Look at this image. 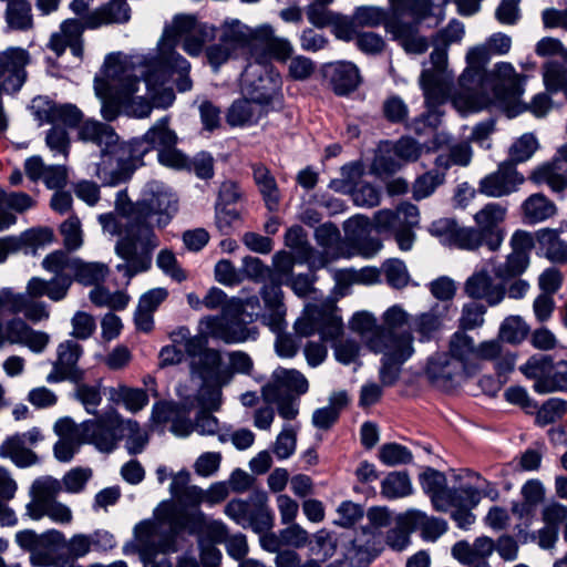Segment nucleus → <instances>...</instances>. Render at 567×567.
<instances>
[{
	"instance_id": "nucleus-29",
	"label": "nucleus",
	"mask_w": 567,
	"mask_h": 567,
	"mask_svg": "<svg viewBox=\"0 0 567 567\" xmlns=\"http://www.w3.org/2000/svg\"><path fill=\"white\" fill-rule=\"evenodd\" d=\"M323 75L329 81L333 92L338 95H348L355 91L361 83L358 66L352 62L337 61L323 66Z\"/></svg>"
},
{
	"instance_id": "nucleus-2",
	"label": "nucleus",
	"mask_w": 567,
	"mask_h": 567,
	"mask_svg": "<svg viewBox=\"0 0 567 567\" xmlns=\"http://www.w3.org/2000/svg\"><path fill=\"white\" fill-rule=\"evenodd\" d=\"M477 74L463 80L461 73L457 87L452 94L453 106L461 114L478 112L489 105L503 109L508 117H514L527 110L520 102L525 92V76L517 73L509 62H497L491 70L480 68Z\"/></svg>"
},
{
	"instance_id": "nucleus-32",
	"label": "nucleus",
	"mask_w": 567,
	"mask_h": 567,
	"mask_svg": "<svg viewBox=\"0 0 567 567\" xmlns=\"http://www.w3.org/2000/svg\"><path fill=\"white\" fill-rule=\"evenodd\" d=\"M178 136L174 130L169 127V118L164 116L156 121L141 137L134 141L132 146L136 153L142 154L151 151L161 150L169 146H176Z\"/></svg>"
},
{
	"instance_id": "nucleus-42",
	"label": "nucleus",
	"mask_w": 567,
	"mask_h": 567,
	"mask_svg": "<svg viewBox=\"0 0 567 567\" xmlns=\"http://www.w3.org/2000/svg\"><path fill=\"white\" fill-rule=\"evenodd\" d=\"M423 491L430 495L434 507L437 511H446L452 493L446 488V477L443 473L427 468L420 476Z\"/></svg>"
},
{
	"instance_id": "nucleus-20",
	"label": "nucleus",
	"mask_w": 567,
	"mask_h": 567,
	"mask_svg": "<svg viewBox=\"0 0 567 567\" xmlns=\"http://www.w3.org/2000/svg\"><path fill=\"white\" fill-rule=\"evenodd\" d=\"M30 111L40 125L62 124L73 127L82 120V112L75 105H58L44 96L34 97L31 102Z\"/></svg>"
},
{
	"instance_id": "nucleus-53",
	"label": "nucleus",
	"mask_w": 567,
	"mask_h": 567,
	"mask_svg": "<svg viewBox=\"0 0 567 567\" xmlns=\"http://www.w3.org/2000/svg\"><path fill=\"white\" fill-rule=\"evenodd\" d=\"M107 274V268L101 262H85L79 258L72 270L73 281H78L85 286L96 285L102 281Z\"/></svg>"
},
{
	"instance_id": "nucleus-35",
	"label": "nucleus",
	"mask_w": 567,
	"mask_h": 567,
	"mask_svg": "<svg viewBox=\"0 0 567 567\" xmlns=\"http://www.w3.org/2000/svg\"><path fill=\"white\" fill-rule=\"evenodd\" d=\"M131 18V9L124 0H111L83 16L86 29H97L112 23H125Z\"/></svg>"
},
{
	"instance_id": "nucleus-48",
	"label": "nucleus",
	"mask_w": 567,
	"mask_h": 567,
	"mask_svg": "<svg viewBox=\"0 0 567 567\" xmlns=\"http://www.w3.org/2000/svg\"><path fill=\"white\" fill-rule=\"evenodd\" d=\"M0 457L9 458L18 467H29L38 462L35 453L27 447L20 435L16 434L1 443Z\"/></svg>"
},
{
	"instance_id": "nucleus-52",
	"label": "nucleus",
	"mask_w": 567,
	"mask_h": 567,
	"mask_svg": "<svg viewBox=\"0 0 567 567\" xmlns=\"http://www.w3.org/2000/svg\"><path fill=\"white\" fill-rule=\"evenodd\" d=\"M537 239L549 260L567 261V243L561 240L555 230L542 229L537 233Z\"/></svg>"
},
{
	"instance_id": "nucleus-47",
	"label": "nucleus",
	"mask_w": 567,
	"mask_h": 567,
	"mask_svg": "<svg viewBox=\"0 0 567 567\" xmlns=\"http://www.w3.org/2000/svg\"><path fill=\"white\" fill-rule=\"evenodd\" d=\"M524 220L527 224H538L555 216L557 208L554 202L542 193L528 196L522 204Z\"/></svg>"
},
{
	"instance_id": "nucleus-34",
	"label": "nucleus",
	"mask_w": 567,
	"mask_h": 567,
	"mask_svg": "<svg viewBox=\"0 0 567 567\" xmlns=\"http://www.w3.org/2000/svg\"><path fill=\"white\" fill-rule=\"evenodd\" d=\"M385 31L390 33L408 53L422 54L429 48L426 38L419 33L417 25L413 23L392 19L385 23Z\"/></svg>"
},
{
	"instance_id": "nucleus-57",
	"label": "nucleus",
	"mask_w": 567,
	"mask_h": 567,
	"mask_svg": "<svg viewBox=\"0 0 567 567\" xmlns=\"http://www.w3.org/2000/svg\"><path fill=\"white\" fill-rule=\"evenodd\" d=\"M529 333V326L519 316H509L499 327L498 337L508 343H519Z\"/></svg>"
},
{
	"instance_id": "nucleus-23",
	"label": "nucleus",
	"mask_w": 567,
	"mask_h": 567,
	"mask_svg": "<svg viewBox=\"0 0 567 567\" xmlns=\"http://www.w3.org/2000/svg\"><path fill=\"white\" fill-rule=\"evenodd\" d=\"M507 208L499 203H487L474 215V221L477 228L484 233L485 244L491 250H497L503 240L505 233L499 227L505 220Z\"/></svg>"
},
{
	"instance_id": "nucleus-15",
	"label": "nucleus",
	"mask_w": 567,
	"mask_h": 567,
	"mask_svg": "<svg viewBox=\"0 0 567 567\" xmlns=\"http://www.w3.org/2000/svg\"><path fill=\"white\" fill-rule=\"evenodd\" d=\"M80 427L85 443L94 445L102 453H111L122 440L123 417L110 410L95 420L80 423Z\"/></svg>"
},
{
	"instance_id": "nucleus-25",
	"label": "nucleus",
	"mask_w": 567,
	"mask_h": 567,
	"mask_svg": "<svg viewBox=\"0 0 567 567\" xmlns=\"http://www.w3.org/2000/svg\"><path fill=\"white\" fill-rule=\"evenodd\" d=\"M419 208L411 203H402L395 209H381L374 214V229L382 233H396L408 227H417Z\"/></svg>"
},
{
	"instance_id": "nucleus-40",
	"label": "nucleus",
	"mask_w": 567,
	"mask_h": 567,
	"mask_svg": "<svg viewBox=\"0 0 567 567\" xmlns=\"http://www.w3.org/2000/svg\"><path fill=\"white\" fill-rule=\"evenodd\" d=\"M286 246L295 250L300 262L308 264L311 268L324 267L328 260L317 256L307 240V234L300 226L290 227L285 235Z\"/></svg>"
},
{
	"instance_id": "nucleus-41",
	"label": "nucleus",
	"mask_w": 567,
	"mask_h": 567,
	"mask_svg": "<svg viewBox=\"0 0 567 567\" xmlns=\"http://www.w3.org/2000/svg\"><path fill=\"white\" fill-rule=\"evenodd\" d=\"M529 181L536 185L546 184L554 193H561L567 188V174L557 159H550L537 165L529 175Z\"/></svg>"
},
{
	"instance_id": "nucleus-27",
	"label": "nucleus",
	"mask_w": 567,
	"mask_h": 567,
	"mask_svg": "<svg viewBox=\"0 0 567 567\" xmlns=\"http://www.w3.org/2000/svg\"><path fill=\"white\" fill-rule=\"evenodd\" d=\"M221 354L216 349H207L200 357L190 360V372L203 381H213L219 385H226L231 381V372L223 365Z\"/></svg>"
},
{
	"instance_id": "nucleus-24",
	"label": "nucleus",
	"mask_w": 567,
	"mask_h": 567,
	"mask_svg": "<svg viewBox=\"0 0 567 567\" xmlns=\"http://www.w3.org/2000/svg\"><path fill=\"white\" fill-rule=\"evenodd\" d=\"M82 355V347L73 341L65 340L56 348V360L53 362L52 371L47 375L49 383H58L64 380L78 381L82 372L78 361Z\"/></svg>"
},
{
	"instance_id": "nucleus-12",
	"label": "nucleus",
	"mask_w": 567,
	"mask_h": 567,
	"mask_svg": "<svg viewBox=\"0 0 567 567\" xmlns=\"http://www.w3.org/2000/svg\"><path fill=\"white\" fill-rule=\"evenodd\" d=\"M224 513L239 526L251 528L255 533L270 530L274 526V514L267 505L265 492H255L247 501L231 499Z\"/></svg>"
},
{
	"instance_id": "nucleus-16",
	"label": "nucleus",
	"mask_w": 567,
	"mask_h": 567,
	"mask_svg": "<svg viewBox=\"0 0 567 567\" xmlns=\"http://www.w3.org/2000/svg\"><path fill=\"white\" fill-rule=\"evenodd\" d=\"M198 330L206 337L219 340L226 344L244 343L255 340L258 331L249 328L238 317H233L229 311L218 316H206L198 322Z\"/></svg>"
},
{
	"instance_id": "nucleus-49",
	"label": "nucleus",
	"mask_w": 567,
	"mask_h": 567,
	"mask_svg": "<svg viewBox=\"0 0 567 567\" xmlns=\"http://www.w3.org/2000/svg\"><path fill=\"white\" fill-rule=\"evenodd\" d=\"M554 367L555 363L549 355L536 354L520 365L519 370L526 378L535 380L534 390L537 393L547 394L548 392L542 391L538 384L553 379Z\"/></svg>"
},
{
	"instance_id": "nucleus-22",
	"label": "nucleus",
	"mask_w": 567,
	"mask_h": 567,
	"mask_svg": "<svg viewBox=\"0 0 567 567\" xmlns=\"http://www.w3.org/2000/svg\"><path fill=\"white\" fill-rule=\"evenodd\" d=\"M450 1L441 0L440 3H434L433 0H388V3L392 19L410 18V23L419 25L430 17H435L436 23L441 22L445 18L444 7Z\"/></svg>"
},
{
	"instance_id": "nucleus-56",
	"label": "nucleus",
	"mask_w": 567,
	"mask_h": 567,
	"mask_svg": "<svg viewBox=\"0 0 567 567\" xmlns=\"http://www.w3.org/2000/svg\"><path fill=\"white\" fill-rule=\"evenodd\" d=\"M539 143L536 136L532 133H525L518 137L508 150V159L514 166L519 163H524L532 158L535 152L538 150Z\"/></svg>"
},
{
	"instance_id": "nucleus-59",
	"label": "nucleus",
	"mask_w": 567,
	"mask_h": 567,
	"mask_svg": "<svg viewBox=\"0 0 567 567\" xmlns=\"http://www.w3.org/2000/svg\"><path fill=\"white\" fill-rule=\"evenodd\" d=\"M127 435L126 449L130 454L141 453L148 442L146 432L142 431L138 423L131 419H123L122 437Z\"/></svg>"
},
{
	"instance_id": "nucleus-37",
	"label": "nucleus",
	"mask_w": 567,
	"mask_h": 567,
	"mask_svg": "<svg viewBox=\"0 0 567 567\" xmlns=\"http://www.w3.org/2000/svg\"><path fill=\"white\" fill-rule=\"evenodd\" d=\"M403 524L412 530H420L426 542H436L447 532V523L443 518L429 516L419 509H409L402 514Z\"/></svg>"
},
{
	"instance_id": "nucleus-5",
	"label": "nucleus",
	"mask_w": 567,
	"mask_h": 567,
	"mask_svg": "<svg viewBox=\"0 0 567 567\" xmlns=\"http://www.w3.org/2000/svg\"><path fill=\"white\" fill-rule=\"evenodd\" d=\"M187 525L184 509L172 499L162 501L152 518L137 523L133 528L134 547L144 567H172L166 555L177 551V535Z\"/></svg>"
},
{
	"instance_id": "nucleus-10",
	"label": "nucleus",
	"mask_w": 567,
	"mask_h": 567,
	"mask_svg": "<svg viewBox=\"0 0 567 567\" xmlns=\"http://www.w3.org/2000/svg\"><path fill=\"white\" fill-rule=\"evenodd\" d=\"M250 27L238 19H226L219 27V42L206 49V58L215 72L247 49L249 54Z\"/></svg>"
},
{
	"instance_id": "nucleus-3",
	"label": "nucleus",
	"mask_w": 567,
	"mask_h": 567,
	"mask_svg": "<svg viewBox=\"0 0 567 567\" xmlns=\"http://www.w3.org/2000/svg\"><path fill=\"white\" fill-rule=\"evenodd\" d=\"M115 208L117 215H100L99 221L105 234L120 237L114 250L124 262L116 269L132 278L151 267L152 251L158 246V239L150 224L134 220L136 204H132L124 192L117 193Z\"/></svg>"
},
{
	"instance_id": "nucleus-58",
	"label": "nucleus",
	"mask_w": 567,
	"mask_h": 567,
	"mask_svg": "<svg viewBox=\"0 0 567 567\" xmlns=\"http://www.w3.org/2000/svg\"><path fill=\"white\" fill-rule=\"evenodd\" d=\"M485 243L484 233L474 227L456 226L451 247L464 250H475Z\"/></svg>"
},
{
	"instance_id": "nucleus-17",
	"label": "nucleus",
	"mask_w": 567,
	"mask_h": 567,
	"mask_svg": "<svg viewBox=\"0 0 567 567\" xmlns=\"http://www.w3.org/2000/svg\"><path fill=\"white\" fill-rule=\"evenodd\" d=\"M536 53L548 58L543 65V81L550 93L560 91L567 82V48L555 38H543L536 44Z\"/></svg>"
},
{
	"instance_id": "nucleus-39",
	"label": "nucleus",
	"mask_w": 567,
	"mask_h": 567,
	"mask_svg": "<svg viewBox=\"0 0 567 567\" xmlns=\"http://www.w3.org/2000/svg\"><path fill=\"white\" fill-rule=\"evenodd\" d=\"M466 295L474 299H484L489 306L501 303L505 297V290L501 285H494L486 271L473 274L465 282Z\"/></svg>"
},
{
	"instance_id": "nucleus-46",
	"label": "nucleus",
	"mask_w": 567,
	"mask_h": 567,
	"mask_svg": "<svg viewBox=\"0 0 567 567\" xmlns=\"http://www.w3.org/2000/svg\"><path fill=\"white\" fill-rule=\"evenodd\" d=\"M413 316L403 308L402 305L395 303L390 306L381 316L382 326L381 329L372 337L382 336L383 339L388 340V337L391 336H403L410 333L409 330L399 332L405 326L411 324Z\"/></svg>"
},
{
	"instance_id": "nucleus-38",
	"label": "nucleus",
	"mask_w": 567,
	"mask_h": 567,
	"mask_svg": "<svg viewBox=\"0 0 567 567\" xmlns=\"http://www.w3.org/2000/svg\"><path fill=\"white\" fill-rule=\"evenodd\" d=\"M475 346L473 338L462 331L454 332L450 338L447 353L460 364L458 367L465 375H470L478 369Z\"/></svg>"
},
{
	"instance_id": "nucleus-33",
	"label": "nucleus",
	"mask_w": 567,
	"mask_h": 567,
	"mask_svg": "<svg viewBox=\"0 0 567 567\" xmlns=\"http://www.w3.org/2000/svg\"><path fill=\"white\" fill-rule=\"evenodd\" d=\"M61 489L62 484L52 476L37 478L30 488L31 501L25 506L28 516L33 520L41 519L42 508L54 502Z\"/></svg>"
},
{
	"instance_id": "nucleus-36",
	"label": "nucleus",
	"mask_w": 567,
	"mask_h": 567,
	"mask_svg": "<svg viewBox=\"0 0 567 567\" xmlns=\"http://www.w3.org/2000/svg\"><path fill=\"white\" fill-rule=\"evenodd\" d=\"M261 297L266 312L262 315V322L272 332H279L286 328V307L284 305L282 291L276 284L265 285L261 289Z\"/></svg>"
},
{
	"instance_id": "nucleus-8",
	"label": "nucleus",
	"mask_w": 567,
	"mask_h": 567,
	"mask_svg": "<svg viewBox=\"0 0 567 567\" xmlns=\"http://www.w3.org/2000/svg\"><path fill=\"white\" fill-rule=\"evenodd\" d=\"M249 63L246 69H252V75L268 78L270 73H278L270 60L287 61L293 53L291 42L282 37L275 35L274 28L264 23L256 28L250 27Z\"/></svg>"
},
{
	"instance_id": "nucleus-64",
	"label": "nucleus",
	"mask_w": 567,
	"mask_h": 567,
	"mask_svg": "<svg viewBox=\"0 0 567 567\" xmlns=\"http://www.w3.org/2000/svg\"><path fill=\"white\" fill-rule=\"evenodd\" d=\"M117 398L131 413H137L148 404V395L143 389L120 386Z\"/></svg>"
},
{
	"instance_id": "nucleus-26",
	"label": "nucleus",
	"mask_w": 567,
	"mask_h": 567,
	"mask_svg": "<svg viewBox=\"0 0 567 567\" xmlns=\"http://www.w3.org/2000/svg\"><path fill=\"white\" fill-rule=\"evenodd\" d=\"M53 431L59 436L53 447L55 458L60 462H70L85 443L80 424L64 416L55 421Z\"/></svg>"
},
{
	"instance_id": "nucleus-1",
	"label": "nucleus",
	"mask_w": 567,
	"mask_h": 567,
	"mask_svg": "<svg viewBox=\"0 0 567 567\" xmlns=\"http://www.w3.org/2000/svg\"><path fill=\"white\" fill-rule=\"evenodd\" d=\"M194 32L209 37L212 25L198 22L193 16L178 14L165 28L156 55L145 64L135 65L121 53L109 54L101 74L94 80V91L102 104L103 118L113 121L120 113L146 118L154 107L172 106L175 93L168 82L174 75L179 92L190 91V64L176 52L175 45Z\"/></svg>"
},
{
	"instance_id": "nucleus-6",
	"label": "nucleus",
	"mask_w": 567,
	"mask_h": 567,
	"mask_svg": "<svg viewBox=\"0 0 567 567\" xmlns=\"http://www.w3.org/2000/svg\"><path fill=\"white\" fill-rule=\"evenodd\" d=\"M79 137L101 147L100 159L90 169L104 185L115 186L131 177L136 150L132 144L120 143L110 125L94 120L85 121L80 126Z\"/></svg>"
},
{
	"instance_id": "nucleus-19",
	"label": "nucleus",
	"mask_w": 567,
	"mask_h": 567,
	"mask_svg": "<svg viewBox=\"0 0 567 567\" xmlns=\"http://www.w3.org/2000/svg\"><path fill=\"white\" fill-rule=\"evenodd\" d=\"M512 48V39L505 33H494L484 43L470 47L465 54L466 66L463 70V80L477 74L476 70L485 68L493 55H505Z\"/></svg>"
},
{
	"instance_id": "nucleus-51",
	"label": "nucleus",
	"mask_w": 567,
	"mask_h": 567,
	"mask_svg": "<svg viewBox=\"0 0 567 567\" xmlns=\"http://www.w3.org/2000/svg\"><path fill=\"white\" fill-rule=\"evenodd\" d=\"M412 491L411 480L405 472H391L381 483V493L389 499L406 497Z\"/></svg>"
},
{
	"instance_id": "nucleus-60",
	"label": "nucleus",
	"mask_w": 567,
	"mask_h": 567,
	"mask_svg": "<svg viewBox=\"0 0 567 567\" xmlns=\"http://www.w3.org/2000/svg\"><path fill=\"white\" fill-rule=\"evenodd\" d=\"M382 271L385 275L386 282L395 289L408 286L410 275L405 264L400 259H389L382 265Z\"/></svg>"
},
{
	"instance_id": "nucleus-13",
	"label": "nucleus",
	"mask_w": 567,
	"mask_h": 567,
	"mask_svg": "<svg viewBox=\"0 0 567 567\" xmlns=\"http://www.w3.org/2000/svg\"><path fill=\"white\" fill-rule=\"evenodd\" d=\"M177 210V199L171 188L159 182H150L136 203L134 220L148 224V218L156 217V225L165 227Z\"/></svg>"
},
{
	"instance_id": "nucleus-18",
	"label": "nucleus",
	"mask_w": 567,
	"mask_h": 567,
	"mask_svg": "<svg viewBox=\"0 0 567 567\" xmlns=\"http://www.w3.org/2000/svg\"><path fill=\"white\" fill-rule=\"evenodd\" d=\"M525 183L524 175L512 162H502L497 169L485 175L478 182V192L491 198H502L519 190Z\"/></svg>"
},
{
	"instance_id": "nucleus-4",
	"label": "nucleus",
	"mask_w": 567,
	"mask_h": 567,
	"mask_svg": "<svg viewBox=\"0 0 567 567\" xmlns=\"http://www.w3.org/2000/svg\"><path fill=\"white\" fill-rule=\"evenodd\" d=\"M75 259L63 250L47 255L41 262L42 268L54 274V277L50 280L41 277L30 278L25 292H14L11 288H3L0 290V303L8 305L13 311H24V318L33 323L47 320L50 317L47 303L35 299L44 296L54 302L65 299L73 284L71 274Z\"/></svg>"
},
{
	"instance_id": "nucleus-50",
	"label": "nucleus",
	"mask_w": 567,
	"mask_h": 567,
	"mask_svg": "<svg viewBox=\"0 0 567 567\" xmlns=\"http://www.w3.org/2000/svg\"><path fill=\"white\" fill-rule=\"evenodd\" d=\"M7 27L13 31H29L33 28L32 7L28 0H8L4 10Z\"/></svg>"
},
{
	"instance_id": "nucleus-7",
	"label": "nucleus",
	"mask_w": 567,
	"mask_h": 567,
	"mask_svg": "<svg viewBox=\"0 0 567 567\" xmlns=\"http://www.w3.org/2000/svg\"><path fill=\"white\" fill-rule=\"evenodd\" d=\"M252 71L245 69L241 74V92L245 97L235 101L228 109L226 121L230 126H245L258 122L280 91L279 73H270L268 78H256Z\"/></svg>"
},
{
	"instance_id": "nucleus-28",
	"label": "nucleus",
	"mask_w": 567,
	"mask_h": 567,
	"mask_svg": "<svg viewBox=\"0 0 567 567\" xmlns=\"http://www.w3.org/2000/svg\"><path fill=\"white\" fill-rule=\"evenodd\" d=\"M447 305H434L431 309L416 313L412 318L409 332L421 343L432 341L442 330L444 318L449 312Z\"/></svg>"
},
{
	"instance_id": "nucleus-43",
	"label": "nucleus",
	"mask_w": 567,
	"mask_h": 567,
	"mask_svg": "<svg viewBox=\"0 0 567 567\" xmlns=\"http://www.w3.org/2000/svg\"><path fill=\"white\" fill-rule=\"evenodd\" d=\"M254 182L257 185L266 207L274 212L277 210L280 202V192L277 182L264 164L254 163L251 164Z\"/></svg>"
},
{
	"instance_id": "nucleus-31",
	"label": "nucleus",
	"mask_w": 567,
	"mask_h": 567,
	"mask_svg": "<svg viewBox=\"0 0 567 567\" xmlns=\"http://www.w3.org/2000/svg\"><path fill=\"white\" fill-rule=\"evenodd\" d=\"M86 29L84 21L78 19H68L60 25V30L54 32L49 41V48L61 55L69 47L73 55L81 58L83 53L82 33Z\"/></svg>"
},
{
	"instance_id": "nucleus-45",
	"label": "nucleus",
	"mask_w": 567,
	"mask_h": 567,
	"mask_svg": "<svg viewBox=\"0 0 567 567\" xmlns=\"http://www.w3.org/2000/svg\"><path fill=\"white\" fill-rule=\"evenodd\" d=\"M184 517L188 522L186 528L192 533L200 530L214 543H224L228 537L227 526L221 520L208 519L199 509L192 513L184 509Z\"/></svg>"
},
{
	"instance_id": "nucleus-54",
	"label": "nucleus",
	"mask_w": 567,
	"mask_h": 567,
	"mask_svg": "<svg viewBox=\"0 0 567 567\" xmlns=\"http://www.w3.org/2000/svg\"><path fill=\"white\" fill-rule=\"evenodd\" d=\"M352 13L354 22L361 28H377L381 24L385 27V23L392 20L389 19L388 11L379 6H358Z\"/></svg>"
},
{
	"instance_id": "nucleus-11",
	"label": "nucleus",
	"mask_w": 567,
	"mask_h": 567,
	"mask_svg": "<svg viewBox=\"0 0 567 567\" xmlns=\"http://www.w3.org/2000/svg\"><path fill=\"white\" fill-rule=\"evenodd\" d=\"M295 330L301 337L316 332L323 341L337 339L343 331L342 318L333 301L321 305H308L295 322Z\"/></svg>"
},
{
	"instance_id": "nucleus-63",
	"label": "nucleus",
	"mask_w": 567,
	"mask_h": 567,
	"mask_svg": "<svg viewBox=\"0 0 567 567\" xmlns=\"http://www.w3.org/2000/svg\"><path fill=\"white\" fill-rule=\"evenodd\" d=\"M63 244L68 250H76L83 245L81 221L76 216H70L60 226Z\"/></svg>"
},
{
	"instance_id": "nucleus-44",
	"label": "nucleus",
	"mask_w": 567,
	"mask_h": 567,
	"mask_svg": "<svg viewBox=\"0 0 567 567\" xmlns=\"http://www.w3.org/2000/svg\"><path fill=\"white\" fill-rule=\"evenodd\" d=\"M370 226V220L365 216H354L349 218L344 228L351 239L358 241V248L362 256L371 258L382 249V243L378 238H368L360 240V237L367 231Z\"/></svg>"
},
{
	"instance_id": "nucleus-21",
	"label": "nucleus",
	"mask_w": 567,
	"mask_h": 567,
	"mask_svg": "<svg viewBox=\"0 0 567 567\" xmlns=\"http://www.w3.org/2000/svg\"><path fill=\"white\" fill-rule=\"evenodd\" d=\"M307 378L296 369L277 368L271 373L270 380L262 386V399L267 403L279 401L282 391L302 395L308 392Z\"/></svg>"
},
{
	"instance_id": "nucleus-30",
	"label": "nucleus",
	"mask_w": 567,
	"mask_h": 567,
	"mask_svg": "<svg viewBox=\"0 0 567 567\" xmlns=\"http://www.w3.org/2000/svg\"><path fill=\"white\" fill-rule=\"evenodd\" d=\"M458 365L447 352H437L429 358L425 374L435 386L450 389L465 375Z\"/></svg>"
},
{
	"instance_id": "nucleus-14",
	"label": "nucleus",
	"mask_w": 567,
	"mask_h": 567,
	"mask_svg": "<svg viewBox=\"0 0 567 567\" xmlns=\"http://www.w3.org/2000/svg\"><path fill=\"white\" fill-rule=\"evenodd\" d=\"M430 62L431 68L421 73L420 85L427 105L436 106L446 100L453 81V72L449 70L447 49L436 44L430 54Z\"/></svg>"
},
{
	"instance_id": "nucleus-61",
	"label": "nucleus",
	"mask_w": 567,
	"mask_h": 567,
	"mask_svg": "<svg viewBox=\"0 0 567 567\" xmlns=\"http://www.w3.org/2000/svg\"><path fill=\"white\" fill-rule=\"evenodd\" d=\"M296 446L297 432L291 425H284L281 432L276 437L272 452L279 460H287L295 453Z\"/></svg>"
},
{
	"instance_id": "nucleus-55",
	"label": "nucleus",
	"mask_w": 567,
	"mask_h": 567,
	"mask_svg": "<svg viewBox=\"0 0 567 567\" xmlns=\"http://www.w3.org/2000/svg\"><path fill=\"white\" fill-rule=\"evenodd\" d=\"M337 284L348 287L352 284L374 285L380 282V270L374 267H364L359 270L346 269L336 274Z\"/></svg>"
},
{
	"instance_id": "nucleus-62",
	"label": "nucleus",
	"mask_w": 567,
	"mask_h": 567,
	"mask_svg": "<svg viewBox=\"0 0 567 567\" xmlns=\"http://www.w3.org/2000/svg\"><path fill=\"white\" fill-rule=\"evenodd\" d=\"M567 410L566 402L558 398L547 400L536 414V423L540 426L551 424L563 417Z\"/></svg>"
},
{
	"instance_id": "nucleus-9",
	"label": "nucleus",
	"mask_w": 567,
	"mask_h": 567,
	"mask_svg": "<svg viewBox=\"0 0 567 567\" xmlns=\"http://www.w3.org/2000/svg\"><path fill=\"white\" fill-rule=\"evenodd\" d=\"M368 348L374 353L382 354V364L379 371L380 380L384 385H392L400 375L401 365L415 352L414 338L411 333L403 336H389L388 340L380 337H370Z\"/></svg>"
}]
</instances>
